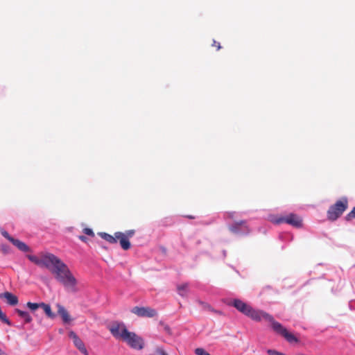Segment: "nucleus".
Returning <instances> with one entry per match:
<instances>
[{"instance_id": "nucleus-1", "label": "nucleus", "mask_w": 355, "mask_h": 355, "mask_svg": "<svg viewBox=\"0 0 355 355\" xmlns=\"http://www.w3.org/2000/svg\"><path fill=\"white\" fill-rule=\"evenodd\" d=\"M27 258L35 264L44 267L54 275L55 279L71 292H76L77 280L69 267L59 257L49 252L39 256L28 254Z\"/></svg>"}, {"instance_id": "nucleus-2", "label": "nucleus", "mask_w": 355, "mask_h": 355, "mask_svg": "<svg viewBox=\"0 0 355 355\" xmlns=\"http://www.w3.org/2000/svg\"><path fill=\"white\" fill-rule=\"evenodd\" d=\"M245 315L256 322L264 320L268 322L272 330L277 335L283 337L289 343H297L299 339L284 327L280 322L276 321L273 316L262 310L254 309L245 304Z\"/></svg>"}, {"instance_id": "nucleus-3", "label": "nucleus", "mask_w": 355, "mask_h": 355, "mask_svg": "<svg viewBox=\"0 0 355 355\" xmlns=\"http://www.w3.org/2000/svg\"><path fill=\"white\" fill-rule=\"evenodd\" d=\"M135 231L134 230H129L125 232H115L114 236H112L105 232H100L99 235L102 239H105L110 243H116L119 240L122 249L124 250H128L131 247L129 239L135 235Z\"/></svg>"}, {"instance_id": "nucleus-4", "label": "nucleus", "mask_w": 355, "mask_h": 355, "mask_svg": "<svg viewBox=\"0 0 355 355\" xmlns=\"http://www.w3.org/2000/svg\"><path fill=\"white\" fill-rule=\"evenodd\" d=\"M348 208V200L345 197L337 200L327 211V218L331 221L337 220Z\"/></svg>"}, {"instance_id": "nucleus-5", "label": "nucleus", "mask_w": 355, "mask_h": 355, "mask_svg": "<svg viewBox=\"0 0 355 355\" xmlns=\"http://www.w3.org/2000/svg\"><path fill=\"white\" fill-rule=\"evenodd\" d=\"M123 341H125L132 348L142 349L144 347L143 338L134 332L129 331L127 329H123Z\"/></svg>"}, {"instance_id": "nucleus-6", "label": "nucleus", "mask_w": 355, "mask_h": 355, "mask_svg": "<svg viewBox=\"0 0 355 355\" xmlns=\"http://www.w3.org/2000/svg\"><path fill=\"white\" fill-rule=\"evenodd\" d=\"M275 224L288 223L294 227H299L302 225V220L297 215L291 214L287 216L279 217L273 220Z\"/></svg>"}, {"instance_id": "nucleus-7", "label": "nucleus", "mask_w": 355, "mask_h": 355, "mask_svg": "<svg viewBox=\"0 0 355 355\" xmlns=\"http://www.w3.org/2000/svg\"><path fill=\"white\" fill-rule=\"evenodd\" d=\"M131 312L142 318H153L157 314L155 309L148 306H135L132 309Z\"/></svg>"}, {"instance_id": "nucleus-8", "label": "nucleus", "mask_w": 355, "mask_h": 355, "mask_svg": "<svg viewBox=\"0 0 355 355\" xmlns=\"http://www.w3.org/2000/svg\"><path fill=\"white\" fill-rule=\"evenodd\" d=\"M124 329H127L125 324L117 322L112 323L109 327V330L114 337L121 338L122 340L124 338Z\"/></svg>"}, {"instance_id": "nucleus-9", "label": "nucleus", "mask_w": 355, "mask_h": 355, "mask_svg": "<svg viewBox=\"0 0 355 355\" xmlns=\"http://www.w3.org/2000/svg\"><path fill=\"white\" fill-rule=\"evenodd\" d=\"M69 336L73 340L74 345L82 352L85 354H87V349L83 343V342L81 340V339L77 336V334L73 331H71L69 334Z\"/></svg>"}, {"instance_id": "nucleus-10", "label": "nucleus", "mask_w": 355, "mask_h": 355, "mask_svg": "<svg viewBox=\"0 0 355 355\" xmlns=\"http://www.w3.org/2000/svg\"><path fill=\"white\" fill-rule=\"evenodd\" d=\"M56 307L58 309V314L62 318L63 322L64 324L70 323L72 319L67 310L60 304H57Z\"/></svg>"}, {"instance_id": "nucleus-11", "label": "nucleus", "mask_w": 355, "mask_h": 355, "mask_svg": "<svg viewBox=\"0 0 355 355\" xmlns=\"http://www.w3.org/2000/svg\"><path fill=\"white\" fill-rule=\"evenodd\" d=\"M225 304L229 306H234L237 310L241 313H244V302L240 300H228L225 299L223 300Z\"/></svg>"}, {"instance_id": "nucleus-12", "label": "nucleus", "mask_w": 355, "mask_h": 355, "mask_svg": "<svg viewBox=\"0 0 355 355\" xmlns=\"http://www.w3.org/2000/svg\"><path fill=\"white\" fill-rule=\"evenodd\" d=\"M0 297L6 299L7 303L11 306L17 304L19 302L17 297L10 292H5L0 294Z\"/></svg>"}, {"instance_id": "nucleus-13", "label": "nucleus", "mask_w": 355, "mask_h": 355, "mask_svg": "<svg viewBox=\"0 0 355 355\" xmlns=\"http://www.w3.org/2000/svg\"><path fill=\"white\" fill-rule=\"evenodd\" d=\"M177 291L178 294L182 297H187L189 291V283H184L177 286Z\"/></svg>"}, {"instance_id": "nucleus-14", "label": "nucleus", "mask_w": 355, "mask_h": 355, "mask_svg": "<svg viewBox=\"0 0 355 355\" xmlns=\"http://www.w3.org/2000/svg\"><path fill=\"white\" fill-rule=\"evenodd\" d=\"M12 243L15 245L19 250L22 252H29L31 251L30 248L24 242L18 240V239H12Z\"/></svg>"}, {"instance_id": "nucleus-15", "label": "nucleus", "mask_w": 355, "mask_h": 355, "mask_svg": "<svg viewBox=\"0 0 355 355\" xmlns=\"http://www.w3.org/2000/svg\"><path fill=\"white\" fill-rule=\"evenodd\" d=\"M15 312L20 318L24 320L25 323H30L32 321V317L28 312L21 311L19 309H16Z\"/></svg>"}, {"instance_id": "nucleus-16", "label": "nucleus", "mask_w": 355, "mask_h": 355, "mask_svg": "<svg viewBox=\"0 0 355 355\" xmlns=\"http://www.w3.org/2000/svg\"><path fill=\"white\" fill-rule=\"evenodd\" d=\"M41 308L43 309L44 313L48 316V318L51 319H54L55 318V314L52 311L49 304L42 302Z\"/></svg>"}, {"instance_id": "nucleus-17", "label": "nucleus", "mask_w": 355, "mask_h": 355, "mask_svg": "<svg viewBox=\"0 0 355 355\" xmlns=\"http://www.w3.org/2000/svg\"><path fill=\"white\" fill-rule=\"evenodd\" d=\"M26 306L32 311L37 310L38 308H41L42 303H33L28 302L26 303Z\"/></svg>"}, {"instance_id": "nucleus-18", "label": "nucleus", "mask_w": 355, "mask_h": 355, "mask_svg": "<svg viewBox=\"0 0 355 355\" xmlns=\"http://www.w3.org/2000/svg\"><path fill=\"white\" fill-rule=\"evenodd\" d=\"M353 218H355V207L345 216L346 220H348V221Z\"/></svg>"}, {"instance_id": "nucleus-19", "label": "nucleus", "mask_w": 355, "mask_h": 355, "mask_svg": "<svg viewBox=\"0 0 355 355\" xmlns=\"http://www.w3.org/2000/svg\"><path fill=\"white\" fill-rule=\"evenodd\" d=\"M195 353L196 355H211L202 348H196Z\"/></svg>"}, {"instance_id": "nucleus-20", "label": "nucleus", "mask_w": 355, "mask_h": 355, "mask_svg": "<svg viewBox=\"0 0 355 355\" xmlns=\"http://www.w3.org/2000/svg\"><path fill=\"white\" fill-rule=\"evenodd\" d=\"M267 353L269 354V355H286L285 354L282 353V352H279L277 350H275V349H268L267 350Z\"/></svg>"}, {"instance_id": "nucleus-21", "label": "nucleus", "mask_w": 355, "mask_h": 355, "mask_svg": "<svg viewBox=\"0 0 355 355\" xmlns=\"http://www.w3.org/2000/svg\"><path fill=\"white\" fill-rule=\"evenodd\" d=\"M242 225H243V222H242V221H241V222H239V223H236V225H231V226L230 227V230H231L232 232H236L237 231V226H238V227H241Z\"/></svg>"}, {"instance_id": "nucleus-22", "label": "nucleus", "mask_w": 355, "mask_h": 355, "mask_svg": "<svg viewBox=\"0 0 355 355\" xmlns=\"http://www.w3.org/2000/svg\"><path fill=\"white\" fill-rule=\"evenodd\" d=\"M83 232L88 236H90L92 237L94 236V233L93 230L90 228H88V227L84 228Z\"/></svg>"}, {"instance_id": "nucleus-23", "label": "nucleus", "mask_w": 355, "mask_h": 355, "mask_svg": "<svg viewBox=\"0 0 355 355\" xmlns=\"http://www.w3.org/2000/svg\"><path fill=\"white\" fill-rule=\"evenodd\" d=\"M1 234H2V235H3L6 239H8V241H10V242H12V239H14V238H12V236H10L9 235V234H8L6 231H5V230H2L1 231Z\"/></svg>"}, {"instance_id": "nucleus-24", "label": "nucleus", "mask_w": 355, "mask_h": 355, "mask_svg": "<svg viewBox=\"0 0 355 355\" xmlns=\"http://www.w3.org/2000/svg\"><path fill=\"white\" fill-rule=\"evenodd\" d=\"M198 302L205 309L211 311V309H212V307L207 303L203 302L202 301H199Z\"/></svg>"}, {"instance_id": "nucleus-25", "label": "nucleus", "mask_w": 355, "mask_h": 355, "mask_svg": "<svg viewBox=\"0 0 355 355\" xmlns=\"http://www.w3.org/2000/svg\"><path fill=\"white\" fill-rule=\"evenodd\" d=\"M212 46H215L217 50H219L221 49V46L219 42H216V40H214L213 41V44H212Z\"/></svg>"}, {"instance_id": "nucleus-26", "label": "nucleus", "mask_w": 355, "mask_h": 355, "mask_svg": "<svg viewBox=\"0 0 355 355\" xmlns=\"http://www.w3.org/2000/svg\"><path fill=\"white\" fill-rule=\"evenodd\" d=\"M210 311H212V312H214V313H215L216 314H218L220 315H224L223 313L221 311L215 310L213 308L211 309Z\"/></svg>"}, {"instance_id": "nucleus-27", "label": "nucleus", "mask_w": 355, "mask_h": 355, "mask_svg": "<svg viewBox=\"0 0 355 355\" xmlns=\"http://www.w3.org/2000/svg\"><path fill=\"white\" fill-rule=\"evenodd\" d=\"M78 239H79L80 241H83V242H87V237H86V236H83V235L79 236H78Z\"/></svg>"}, {"instance_id": "nucleus-28", "label": "nucleus", "mask_w": 355, "mask_h": 355, "mask_svg": "<svg viewBox=\"0 0 355 355\" xmlns=\"http://www.w3.org/2000/svg\"><path fill=\"white\" fill-rule=\"evenodd\" d=\"M233 215H234V213H227L226 214V217L227 218H233Z\"/></svg>"}, {"instance_id": "nucleus-29", "label": "nucleus", "mask_w": 355, "mask_h": 355, "mask_svg": "<svg viewBox=\"0 0 355 355\" xmlns=\"http://www.w3.org/2000/svg\"><path fill=\"white\" fill-rule=\"evenodd\" d=\"M187 217L191 219H193L195 218L194 216H187Z\"/></svg>"}, {"instance_id": "nucleus-30", "label": "nucleus", "mask_w": 355, "mask_h": 355, "mask_svg": "<svg viewBox=\"0 0 355 355\" xmlns=\"http://www.w3.org/2000/svg\"><path fill=\"white\" fill-rule=\"evenodd\" d=\"M0 355H3V352L1 349H0Z\"/></svg>"}, {"instance_id": "nucleus-31", "label": "nucleus", "mask_w": 355, "mask_h": 355, "mask_svg": "<svg viewBox=\"0 0 355 355\" xmlns=\"http://www.w3.org/2000/svg\"><path fill=\"white\" fill-rule=\"evenodd\" d=\"M162 355H168V354H166L164 352H162Z\"/></svg>"}]
</instances>
